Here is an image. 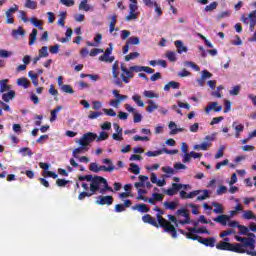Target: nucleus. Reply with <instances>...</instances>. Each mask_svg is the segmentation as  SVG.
Returning <instances> with one entry per match:
<instances>
[{
    "label": "nucleus",
    "mask_w": 256,
    "mask_h": 256,
    "mask_svg": "<svg viewBox=\"0 0 256 256\" xmlns=\"http://www.w3.org/2000/svg\"><path fill=\"white\" fill-rule=\"evenodd\" d=\"M193 241H198V243H201V245H204L205 247H215V243H217V240H215L214 237L209 238H203L199 235H194V238H192Z\"/></svg>",
    "instance_id": "0eeeda50"
},
{
    "label": "nucleus",
    "mask_w": 256,
    "mask_h": 256,
    "mask_svg": "<svg viewBox=\"0 0 256 256\" xmlns=\"http://www.w3.org/2000/svg\"><path fill=\"white\" fill-rule=\"evenodd\" d=\"M132 211H139V213H149L151 208L147 204H136L132 206Z\"/></svg>",
    "instance_id": "2eb2a0df"
},
{
    "label": "nucleus",
    "mask_w": 256,
    "mask_h": 256,
    "mask_svg": "<svg viewBox=\"0 0 256 256\" xmlns=\"http://www.w3.org/2000/svg\"><path fill=\"white\" fill-rule=\"evenodd\" d=\"M246 235L248 237L235 236V239L240 242L241 249H247L249 247L251 251H255V234L248 232Z\"/></svg>",
    "instance_id": "39448f33"
},
{
    "label": "nucleus",
    "mask_w": 256,
    "mask_h": 256,
    "mask_svg": "<svg viewBox=\"0 0 256 256\" xmlns=\"http://www.w3.org/2000/svg\"><path fill=\"white\" fill-rule=\"evenodd\" d=\"M176 215H177V217H179V215H181L182 217H185V219H191V217L189 215V211H187V209H185V208L178 209L176 211Z\"/></svg>",
    "instance_id": "473e14b6"
},
{
    "label": "nucleus",
    "mask_w": 256,
    "mask_h": 256,
    "mask_svg": "<svg viewBox=\"0 0 256 256\" xmlns=\"http://www.w3.org/2000/svg\"><path fill=\"white\" fill-rule=\"evenodd\" d=\"M188 231L193 232V233H200V234H206V235H211V232L207 229V227H200L197 229V227H188Z\"/></svg>",
    "instance_id": "f3484780"
},
{
    "label": "nucleus",
    "mask_w": 256,
    "mask_h": 256,
    "mask_svg": "<svg viewBox=\"0 0 256 256\" xmlns=\"http://www.w3.org/2000/svg\"><path fill=\"white\" fill-rule=\"evenodd\" d=\"M38 57L41 59V57H49V47L47 46H43L40 50H39V55Z\"/></svg>",
    "instance_id": "37998d69"
},
{
    "label": "nucleus",
    "mask_w": 256,
    "mask_h": 256,
    "mask_svg": "<svg viewBox=\"0 0 256 256\" xmlns=\"http://www.w3.org/2000/svg\"><path fill=\"white\" fill-rule=\"evenodd\" d=\"M225 193H227V186H220L216 190V195H225Z\"/></svg>",
    "instance_id": "338daca9"
},
{
    "label": "nucleus",
    "mask_w": 256,
    "mask_h": 256,
    "mask_svg": "<svg viewBox=\"0 0 256 256\" xmlns=\"http://www.w3.org/2000/svg\"><path fill=\"white\" fill-rule=\"evenodd\" d=\"M137 9L139 7L135 4H129V15L126 16V21H133L139 17V13H137Z\"/></svg>",
    "instance_id": "9d476101"
},
{
    "label": "nucleus",
    "mask_w": 256,
    "mask_h": 256,
    "mask_svg": "<svg viewBox=\"0 0 256 256\" xmlns=\"http://www.w3.org/2000/svg\"><path fill=\"white\" fill-rule=\"evenodd\" d=\"M83 151H89V148H83V146H81L74 149L72 152V157H74L75 159H79V154H81Z\"/></svg>",
    "instance_id": "cd10ccee"
},
{
    "label": "nucleus",
    "mask_w": 256,
    "mask_h": 256,
    "mask_svg": "<svg viewBox=\"0 0 256 256\" xmlns=\"http://www.w3.org/2000/svg\"><path fill=\"white\" fill-rule=\"evenodd\" d=\"M103 112L105 113V115H108V117H117V112H115V110H113L112 108H104Z\"/></svg>",
    "instance_id": "8fccbe9b"
},
{
    "label": "nucleus",
    "mask_w": 256,
    "mask_h": 256,
    "mask_svg": "<svg viewBox=\"0 0 256 256\" xmlns=\"http://www.w3.org/2000/svg\"><path fill=\"white\" fill-rule=\"evenodd\" d=\"M212 205L214 207V210H213L214 213H217V214L223 213V204L214 202L212 203Z\"/></svg>",
    "instance_id": "ea45409f"
},
{
    "label": "nucleus",
    "mask_w": 256,
    "mask_h": 256,
    "mask_svg": "<svg viewBox=\"0 0 256 256\" xmlns=\"http://www.w3.org/2000/svg\"><path fill=\"white\" fill-rule=\"evenodd\" d=\"M13 55V52L7 51L5 49H0V58L9 59Z\"/></svg>",
    "instance_id": "49530a36"
},
{
    "label": "nucleus",
    "mask_w": 256,
    "mask_h": 256,
    "mask_svg": "<svg viewBox=\"0 0 256 256\" xmlns=\"http://www.w3.org/2000/svg\"><path fill=\"white\" fill-rule=\"evenodd\" d=\"M17 85L24 87V89H29V85H31V82H29L27 78L22 77L17 80Z\"/></svg>",
    "instance_id": "393cba45"
},
{
    "label": "nucleus",
    "mask_w": 256,
    "mask_h": 256,
    "mask_svg": "<svg viewBox=\"0 0 256 256\" xmlns=\"http://www.w3.org/2000/svg\"><path fill=\"white\" fill-rule=\"evenodd\" d=\"M241 243L220 242L216 245L219 251H232V253H245V248H241Z\"/></svg>",
    "instance_id": "20e7f679"
},
{
    "label": "nucleus",
    "mask_w": 256,
    "mask_h": 256,
    "mask_svg": "<svg viewBox=\"0 0 256 256\" xmlns=\"http://www.w3.org/2000/svg\"><path fill=\"white\" fill-rule=\"evenodd\" d=\"M126 43H128V45H139L141 43V39H139L137 36H132L128 38Z\"/></svg>",
    "instance_id": "79ce46f5"
},
{
    "label": "nucleus",
    "mask_w": 256,
    "mask_h": 256,
    "mask_svg": "<svg viewBox=\"0 0 256 256\" xmlns=\"http://www.w3.org/2000/svg\"><path fill=\"white\" fill-rule=\"evenodd\" d=\"M248 18L250 19V23L256 24V10H253L248 14Z\"/></svg>",
    "instance_id": "69168bd1"
},
{
    "label": "nucleus",
    "mask_w": 256,
    "mask_h": 256,
    "mask_svg": "<svg viewBox=\"0 0 256 256\" xmlns=\"http://www.w3.org/2000/svg\"><path fill=\"white\" fill-rule=\"evenodd\" d=\"M12 35L13 37H19V35L25 37V30L23 27L19 26L17 30H12Z\"/></svg>",
    "instance_id": "e433bc0d"
},
{
    "label": "nucleus",
    "mask_w": 256,
    "mask_h": 256,
    "mask_svg": "<svg viewBox=\"0 0 256 256\" xmlns=\"http://www.w3.org/2000/svg\"><path fill=\"white\" fill-rule=\"evenodd\" d=\"M155 109H159V106H158L157 104H155V101H153V100H148V106H147V108H146V111H147L148 113H153V111H154Z\"/></svg>",
    "instance_id": "bb28decb"
},
{
    "label": "nucleus",
    "mask_w": 256,
    "mask_h": 256,
    "mask_svg": "<svg viewBox=\"0 0 256 256\" xmlns=\"http://www.w3.org/2000/svg\"><path fill=\"white\" fill-rule=\"evenodd\" d=\"M146 155L147 157H159V155H163V148L156 151H148Z\"/></svg>",
    "instance_id": "a18cd8bd"
},
{
    "label": "nucleus",
    "mask_w": 256,
    "mask_h": 256,
    "mask_svg": "<svg viewBox=\"0 0 256 256\" xmlns=\"http://www.w3.org/2000/svg\"><path fill=\"white\" fill-rule=\"evenodd\" d=\"M94 194H91V191L90 192H81L79 195H78V199L79 201H83V199H85V197H93Z\"/></svg>",
    "instance_id": "052dcab7"
},
{
    "label": "nucleus",
    "mask_w": 256,
    "mask_h": 256,
    "mask_svg": "<svg viewBox=\"0 0 256 256\" xmlns=\"http://www.w3.org/2000/svg\"><path fill=\"white\" fill-rule=\"evenodd\" d=\"M243 219H255V214H253V211L251 210L245 211L243 214Z\"/></svg>",
    "instance_id": "13d9d810"
},
{
    "label": "nucleus",
    "mask_w": 256,
    "mask_h": 256,
    "mask_svg": "<svg viewBox=\"0 0 256 256\" xmlns=\"http://www.w3.org/2000/svg\"><path fill=\"white\" fill-rule=\"evenodd\" d=\"M132 100L138 105V107H145V103L141 100V96L139 94L133 95Z\"/></svg>",
    "instance_id": "4c0bfd02"
},
{
    "label": "nucleus",
    "mask_w": 256,
    "mask_h": 256,
    "mask_svg": "<svg viewBox=\"0 0 256 256\" xmlns=\"http://www.w3.org/2000/svg\"><path fill=\"white\" fill-rule=\"evenodd\" d=\"M37 29H32V32L30 34V41H29V45H35V42L37 41Z\"/></svg>",
    "instance_id": "a19ab883"
},
{
    "label": "nucleus",
    "mask_w": 256,
    "mask_h": 256,
    "mask_svg": "<svg viewBox=\"0 0 256 256\" xmlns=\"http://www.w3.org/2000/svg\"><path fill=\"white\" fill-rule=\"evenodd\" d=\"M143 223H148V225H152V227H156L159 229V223H157V220L151 216V214H145L142 216Z\"/></svg>",
    "instance_id": "ddd939ff"
},
{
    "label": "nucleus",
    "mask_w": 256,
    "mask_h": 256,
    "mask_svg": "<svg viewBox=\"0 0 256 256\" xmlns=\"http://www.w3.org/2000/svg\"><path fill=\"white\" fill-rule=\"evenodd\" d=\"M143 95L144 97H147V99H157V97H159V95L155 94V92L151 90H145Z\"/></svg>",
    "instance_id": "c03bdc74"
},
{
    "label": "nucleus",
    "mask_w": 256,
    "mask_h": 256,
    "mask_svg": "<svg viewBox=\"0 0 256 256\" xmlns=\"http://www.w3.org/2000/svg\"><path fill=\"white\" fill-rule=\"evenodd\" d=\"M99 61H103L104 63H113V61H115V56H109V55H105V52L102 56H100Z\"/></svg>",
    "instance_id": "c85d7f7f"
},
{
    "label": "nucleus",
    "mask_w": 256,
    "mask_h": 256,
    "mask_svg": "<svg viewBox=\"0 0 256 256\" xmlns=\"http://www.w3.org/2000/svg\"><path fill=\"white\" fill-rule=\"evenodd\" d=\"M120 69L123 72L121 74V79L124 83H129V79H133V77H135V74H133V70H131V67L127 69L124 64H121Z\"/></svg>",
    "instance_id": "1a4fd4ad"
},
{
    "label": "nucleus",
    "mask_w": 256,
    "mask_h": 256,
    "mask_svg": "<svg viewBox=\"0 0 256 256\" xmlns=\"http://www.w3.org/2000/svg\"><path fill=\"white\" fill-rule=\"evenodd\" d=\"M30 22L32 25H34V27H38L40 31H43V22H41V20L37 19L36 17H32Z\"/></svg>",
    "instance_id": "7c9ffc66"
},
{
    "label": "nucleus",
    "mask_w": 256,
    "mask_h": 256,
    "mask_svg": "<svg viewBox=\"0 0 256 256\" xmlns=\"http://www.w3.org/2000/svg\"><path fill=\"white\" fill-rule=\"evenodd\" d=\"M121 101H125V99H114L110 101L111 107H115L116 109L121 105Z\"/></svg>",
    "instance_id": "864d4df0"
},
{
    "label": "nucleus",
    "mask_w": 256,
    "mask_h": 256,
    "mask_svg": "<svg viewBox=\"0 0 256 256\" xmlns=\"http://www.w3.org/2000/svg\"><path fill=\"white\" fill-rule=\"evenodd\" d=\"M79 11H95V7L89 4V0H82L78 6Z\"/></svg>",
    "instance_id": "4468645a"
},
{
    "label": "nucleus",
    "mask_w": 256,
    "mask_h": 256,
    "mask_svg": "<svg viewBox=\"0 0 256 256\" xmlns=\"http://www.w3.org/2000/svg\"><path fill=\"white\" fill-rule=\"evenodd\" d=\"M224 105V113H229V111H231L232 102L230 100H225Z\"/></svg>",
    "instance_id": "774afa93"
},
{
    "label": "nucleus",
    "mask_w": 256,
    "mask_h": 256,
    "mask_svg": "<svg viewBox=\"0 0 256 256\" xmlns=\"http://www.w3.org/2000/svg\"><path fill=\"white\" fill-rule=\"evenodd\" d=\"M174 45H175V47L177 48V53H179L180 55H181L182 53H187L188 48L185 46V44H183V41H181V40H176V41L174 42Z\"/></svg>",
    "instance_id": "dca6fc26"
},
{
    "label": "nucleus",
    "mask_w": 256,
    "mask_h": 256,
    "mask_svg": "<svg viewBox=\"0 0 256 256\" xmlns=\"http://www.w3.org/2000/svg\"><path fill=\"white\" fill-rule=\"evenodd\" d=\"M139 57V52H131L130 54L125 56V61H131L132 59H137Z\"/></svg>",
    "instance_id": "3c124183"
},
{
    "label": "nucleus",
    "mask_w": 256,
    "mask_h": 256,
    "mask_svg": "<svg viewBox=\"0 0 256 256\" xmlns=\"http://www.w3.org/2000/svg\"><path fill=\"white\" fill-rule=\"evenodd\" d=\"M181 87V84L176 81H170L164 86V91H170L171 89H179Z\"/></svg>",
    "instance_id": "6ab92c4d"
},
{
    "label": "nucleus",
    "mask_w": 256,
    "mask_h": 256,
    "mask_svg": "<svg viewBox=\"0 0 256 256\" xmlns=\"http://www.w3.org/2000/svg\"><path fill=\"white\" fill-rule=\"evenodd\" d=\"M2 99L3 101H5V103H9L10 101H12V99H15V91L10 90L8 93H4L2 95Z\"/></svg>",
    "instance_id": "412c9836"
},
{
    "label": "nucleus",
    "mask_w": 256,
    "mask_h": 256,
    "mask_svg": "<svg viewBox=\"0 0 256 256\" xmlns=\"http://www.w3.org/2000/svg\"><path fill=\"white\" fill-rule=\"evenodd\" d=\"M166 58L168 59V61H170V63H175V61H177V53H175L174 51H167Z\"/></svg>",
    "instance_id": "c756f323"
},
{
    "label": "nucleus",
    "mask_w": 256,
    "mask_h": 256,
    "mask_svg": "<svg viewBox=\"0 0 256 256\" xmlns=\"http://www.w3.org/2000/svg\"><path fill=\"white\" fill-rule=\"evenodd\" d=\"M60 90L63 91V93H69L70 95L75 93V90H73V87H71L69 84H64Z\"/></svg>",
    "instance_id": "f704fd0d"
},
{
    "label": "nucleus",
    "mask_w": 256,
    "mask_h": 256,
    "mask_svg": "<svg viewBox=\"0 0 256 256\" xmlns=\"http://www.w3.org/2000/svg\"><path fill=\"white\" fill-rule=\"evenodd\" d=\"M61 109H63V106L58 105L56 106L55 109L51 111V117H50L51 123H53V121H57V114L59 113V111H61Z\"/></svg>",
    "instance_id": "4be33fe9"
},
{
    "label": "nucleus",
    "mask_w": 256,
    "mask_h": 256,
    "mask_svg": "<svg viewBox=\"0 0 256 256\" xmlns=\"http://www.w3.org/2000/svg\"><path fill=\"white\" fill-rule=\"evenodd\" d=\"M65 19H67V12H61L58 20V25L65 27Z\"/></svg>",
    "instance_id": "de8ad7c7"
},
{
    "label": "nucleus",
    "mask_w": 256,
    "mask_h": 256,
    "mask_svg": "<svg viewBox=\"0 0 256 256\" xmlns=\"http://www.w3.org/2000/svg\"><path fill=\"white\" fill-rule=\"evenodd\" d=\"M217 9V2H212L210 5L205 6L204 11L209 13L211 11H215Z\"/></svg>",
    "instance_id": "09e8293b"
},
{
    "label": "nucleus",
    "mask_w": 256,
    "mask_h": 256,
    "mask_svg": "<svg viewBox=\"0 0 256 256\" xmlns=\"http://www.w3.org/2000/svg\"><path fill=\"white\" fill-rule=\"evenodd\" d=\"M215 223H220L221 225H227V222L229 221V216L222 214L214 218Z\"/></svg>",
    "instance_id": "a211bd4d"
},
{
    "label": "nucleus",
    "mask_w": 256,
    "mask_h": 256,
    "mask_svg": "<svg viewBox=\"0 0 256 256\" xmlns=\"http://www.w3.org/2000/svg\"><path fill=\"white\" fill-rule=\"evenodd\" d=\"M8 83V79L0 80V93H5V91H9L11 89V85H7Z\"/></svg>",
    "instance_id": "aec40b11"
},
{
    "label": "nucleus",
    "mask_w": 256,
    "mask_h": 256,
    "mask_svg": "<svg viewBox=\"0 0 256 256\" xmlns=\"http://www.w3.org/2000/svg\"><path fill=\"white\" fill-rule=\"evenodd\" d=\"M239 229V235H247L249 233V228L244 225L238 226Z\"/></svg>",
    "instance_id": "5fc2aeb1"
},
{
    "label": "nucleus",
    "mask_w": 256,
    "mask_h": 256,
    "mask_svg": "<svg viewBox=\"0 0 256 256\" xmlns=\"http://www.w3.org/2000/svg\"><path fill=\"white\" fill-rule=\"evenodd\" d=\"M168 127L171 130L170 135H177V133L181 131V129H177V124H175V122H170Z\"/></svg>",
    "instance_id": "c9c22d12"
},
{
    "label": "nucleus",
    "mask_w": 256,
    "mask_h": 256,
    "mask_svg": "<svg viewBox=\"0 0 256 256\" xmlns=\"http://www.w3.org/2000/svg\"><path fill=\"white\" fill-rule=\"evenodd\" d=\"M24 7H26V9L35 10V9H37V1L26 0Z\"/></svg>",
    "instance_id": "72a5a7b5"
},
{
    "label": "nucleus",
    "mask_w": 256,
    "mask_h": 256,
    "mask_svg": "<svg viewBox=\"0 0 256 256\" xmlns=\"http://www.w3.org/2000/svg\"><path fill=\"white\" fill-rule=\"evenodd\" d=\"M43 175L44 177H51L52 179H57V177H59V175L53 171H44Z\"/></svg>",
    "instance_id": "bf43d9fd"
},
{
    "label": "nucleus",
    "mask_w": 256,
    "mask_h": 256,
    "mask_svg": "<svg viewBox=\"0 0 256 256\" xmlns=\"http://www.w3.org/2000/svg\"><path fill=\"white\" fill-rule=\"evenodd\" d=\"M156 219L158 221L159 227H162L164 229L165 233H169L173 239H177V229L169 220L163 218V215L156 214Z\"/></svg>",
    "instance_id": "7ed1b4c3"
},
{
    "label": "nucleus",
    "mask_w": 256,
    "mask_h": 256,
    "mask_svg": "<svg viewBox=\"0 0 256 256\" xmlns=\"http://www.w3.org/2000/svg\"><path fill=\"white\" fill-rule=\"evenodd\" d=\"M102 163L107 166H99V164L92 162L90 163L89 169L93 173H99V171H105L106 173H113L115 171V165L113 164V161L109 158H105L102 160Z\"/></svg>",
    "instance_id": "f03ea898"
},
{
    "label": "nucleus",
    "mask_w": 256,
    "mask_h": 256,
    "mask_svg": "<svg viewBox=\"0 0 256 256\" xmlns=\"http://www.w3.org/2000/svg\"><path fill=\"white\" fill-rule=\"evenodd\" d=\"M200 193L203 195L197 196ZM193 197H197L196 201H205V199H209V190H194L187 194V199H193Z\"/></svg>",
    "instance_id": "6e6552de"
},
{
    "label": "nucleus",
    "mask_w": 256,
    "mask_h": 256,
    "mask_svg": "<svg viewBox=\"0 0 256 256\" xmlns=\"http://www.w3.org/2000/svg\"><path fill=\"white\" fill-rule=\"evenodd\" d=\"M241 92V86L237 85V86H234L230 91H229V94L230 95H239V93Z\"/></svg>",
    "instance_id": "6e6d98bb"
},
{
    "label": "nucleus",
    "mask_w": 256,
    "mask_h": 256,
    "mask_svg": "<svg viewBox=\"0 0 256 256\" xmlns=\"http://www.w3.org/2000/svg\"><path fill=\"white\" fill-rule=\"evenodd\" d=\"M165 209H169L170 211H175V209H177V205H179L177 202H169V201H165L163 203Z\"/></svg>",
    "instance_id": "a878e982"
},
{
    "label": "nucleus",
    "mask_w": 256,
    "mask_h": 256,
    "mask_svg": "<svg viewBox=\"0 0 256 256\" xmlns=\"http://www.w3.org/2000/svg\"><path fill=\"white\" fill-rule=\"evenodd\" d=\"M117 25V15H112L111 16V21H110V33H113V31H119L118 28H115Z\"/></svg>",
    "instance_id": "b1692460"
},
{
    "label": "nucleus",
    "mask_w": 256,
    "mask_h": 256,
    "mask_svg": "<svg viewBox=\"0 0 256 256\" xmlns=\"http://www.w3.org/2000/svg\"><path fill=\"white\" fill-rule=\"evenodd\" d=\"M90 191L91 195H97L100 193L101 195H105L107 191L113 193V188L109 186V182L107 179L103 178V176H92V180H90Z\"/></svg>",
    "instance_id": "f257e3e1"
},
{
    "label": "nucleus",
    "mask_w": 256,
    "mask_h": 256,
    "mask_svg": "<svg viewBox=\"0 0 256 256\" xmlns=\"http://www.w3.org/2000/svg\"><path fill=\"white\" fill-rule=\"evenodd\" d=\"M28 77H30L34 87L39 86V76L37 74L33 73V71H29L28 72Z\"/></svg>",
    "instance_id": "5701e85b"
},
{
    "label": "nucleus",
    "mask_w": 256,
    "mask_h": 256,
    "mask_svg": "<svg viewBox=\"0 0 256 256\" xmlns=\"http://www.w3.org/2000/svg\"><path fill=\"white\" fill-rule=\"evenodd\" d=\"M205 111H206L207 115H209V113H211V111H215V113H219V112L223 111V106H219L218 102H211L208 104Z\"/></svg>",
    "instance_id": "9b49d317"
},
{
    "label": "nucleus",
    "mask_w": 256,
    "mask_h": 256,
    "mask_svg": "<svg viewBox=\"0 0 256 256\" xmlns=\"http://www.w3.org/2000/svg\"><path fill=\"white\" fill-rule=\"evenodd\" d=\"M211 77H213V74L211 72H209L208 70L202 71V75H201L202 79H204V80L211 79Z\"/></svg>",
    "instance_id": "e2e57ef3"
},
{
    "label": "nucleus",
    "mask_w": 256,
    "mask_h": 256,
    "mask_svg": "<svg viewBox=\"0 0 256 256\" xmlns=\"http://www.w3.org/2000/svg\"><path fill=\"white\" fill-rule=\"evenodd\" d=\"M67 183H69V181L65 180V179H61V178H58L56 180V185L58 187H65L67 185Z\"/></svg>",
    "instance_id": "0e129e2a"
},
{
    "label": "nucleus",
    "mask_w": 256,
    "mask_h": 256,
    "mask_svg": "<svg viewBox=\"0 0 256 256\" xmlns=\"http://www.w3.org/2000/svg\"><path fill=\"white\" fill-rule=\"evenodd\" d=\"M129 171H130V173H133L134 175H139V173H141V168L139 167V165H137L135 163H131Z\"/></svg>",
    "instance_id": "2f4dec72"
},
{
    "label": "nucleus",
    "mask_w": 256,
    "mask_h": 256,
    "mask_svg": "<svg viewBox=\"0 0 256 256\" xmlns=\"http://www.w3.org/2000/svg\"><path fill=\"white\" fill-rule=\"evenodd\" d=\"M97 139V134L93 133V132H88L85 133L79 140V145L81 147H83V149L85 148H89L88 145L90 143H93V141H95Z\"/></svg>",
    "instance_id": "423d86ee"
},
{
    "label": "nucleus",
    "mask_w": 256,
    "mask_h": 256,
    "mask_svg": "<svg viewBox=\"0 0 256 256\" xmlns=\"http://www.w3.org/2000/svg\"><path fill=\"white\" fill-rule=\"evenodd\" d=\"M98 199L96 201L97 205H113V196L107 195V196H98Z\"/></svg>",
    "instance_id": "f8f14e48"
},
{
    "label": "nucleus",
    "mask_w": 256,
    "mask_h": 256,
    "mask_svg": "<svg viewBox=\"0 0 256 256\" xmlns=\"http://www.w3.org/2000/svg\"><path fill=\"white\" fill-rule=\"evenodd\" d=\"M99 53H103V49L94 48L90 51L89 55H90V57H97V55H99Z\"/></svg>",
    "instance_id": "680f3d73"
},
{
    "label": "nucleus",
    "mask_w": 256,
    "mask_h": 256,
    "mask_svg": "<svg viewBox=\"0 0 256 256\" xmlns=\"http://www.w3.org/2000/svg\"><path fill=\"white\" fill-rule=\"evenodd\" d=\"M107 139H109V133L105 131L100 132L99 136L96 137L97 143L101 141H107Z\"/></svg>",
    "instance_id": "58836bf2"
},
{
    "label": "nucleus",
    "mask_w": 256,
    "mask_h": 256,
    "mask_svg": "<svg viewBox=\"0 0 256 256\" xmlns=\"http://www.w3.org/2000/svg\"><path fill=\"white\" fill-rule=\"evenodd\" d=\"M179 232L181 233V235H185L187 237V239H191L193 241V238H195L196 234H193V232L189 231V232H185V230L180 229Z\"/></svg>",
    "instance_id": "603ef678"
},
{
    "label": "nucleus",
    "mask_w": 256,
    "mask_h": 256,
    "mask_svg": "<svg viewBox=\"0 0 256 256\" xmlns=\"http://www.w3.org/2000/svg\"><path fill=\"white\" fill-rule=\"evenodd\" d=\"M162 171L164 173H167L168 175H175V169H173L172 167L170 166H164L162 167Z\"/></svg>",
    "instance_id": "4d7b16f0"
}]
</instances>
